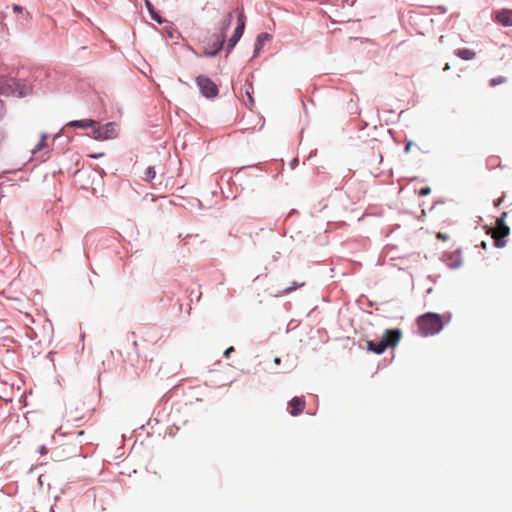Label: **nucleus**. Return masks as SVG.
<instances>
[{
    "label": "nucleus",
    "mask_w": 512,
    "mask_h": 512,
    "mask_svg": "<svg viewBox=\"0 0 512 512\" xmlns=\"http://www.w3.org/2000/svg\"><path fill=\"white\" fill-rule=\"evenodd\" d=\"M418 331L422 336H431L439 333L444 327L443 317L437 313L428 312L416 320Z\"/></svg>",
    "instance_id": "1"
},
{
    "label": "nucleus",
    "mask_w": 512,
    "mask_h": 512,
    "mask_svg": "<svg viewBox=\"0 0 512 512\" xmlns=\"http://www.w3.org/2000/svg\"><path fill=\"white\" fill-rule=\"evenodd\" d=\"M196 83L200 89L201 94L206 98H215L218 95L219 89L217 85L207 76L199 75L196 78Z\"/></svg>",
    "instance_id": "5"
},
{
    "label": "nucleus",
    "mask_w": 512,
    "mask_h": 512,
    "mask_svg": "<svg viewBox=\"0 0 512 512\" xmlns=\"http://www.w3.org/2000/svg\"><path fill=\"white\" fill-rule=\"evenodd\" d=\"M506 217L507 212H503L496 220V227L491 230L492 238L494 239L497 247H503L505 245L503 238L508 236L510 232V228L505 223Z\"/></svg>",
    "instance_id": "4"
},
{
    "label": "nucleus",
    "mask_w": 512,
    "mask_h": 512,
    "mask_svg": "<svg viewBox=\"0 0 512 512\" xmlns=\"http://www.w3.org/2000/svg\"><path fill=\"white\" fill-rule=\"evenodd\" d=\"M102 155H103V154L92 155L91 157H93V158H98V157H100V156H102Z\"/></svg>",
    "instance_id": "32"
},
{
    "label": "nucleus",
    "mask_w": 512,
    "mask_h": 512,
    "mask_svg": "<svg viewBox=\"0 0 512 512\" xmlns=\"http://www.w3.org/2000/svg\"><path fill=\"white\" fill-rule=\"evenodd\" d=\"M47 139H48V135L47 134H42L39 143L32 149V153L34 155H36L37 153H39L43 149H46V148L49 147Z\"/></svg>",
    "instance_id": "13"
},
{
    "label": "nucleus",
    "mask_w": 512,
    "mask_h": 512,
    "mask_svg": "<svg viewBox=\"0 0 512 512\" xmlns=\"http://www.w3.org/2000/svg\"><path fill=\"white\" fill-rule=\"evenodd\" d=\"M156 172L153 167H147L144 171V180L151 181L155 178Z\"/></svg>",
    "instance_id": "18"
},
{
    "label": "nucleus",
    "mask_w": 512,
    "mask_h": 512,
    "mask_svg": "<svg viewBox=\"0 0 512 512\" xmlns=\"http://www.w3.org/2000/svg\"><path fill=\"white\" fill-rule=\"evenodd\" d=\"M430 193V188L429 187H425V188H422L420 190V195L424 196V195H427Z\"/></svg>",
    "instance_id": "25"
},
{
    "label": "nucleus",
    "mask_w": 512,
    "mask_h": 512,
    "mask_svg": "<svg viewBox=\"0 0 512 512\" xmlns=\"http://www.w3.org/2000/svg\"><path fill=\"white\" fill-rule=\"evenodd\" d=\"M233 351H234V348H233L232 346H231V347H229V348H227V349L225 350V352H224V356H225L226 358H228V357H229V355H230V353H232Z\"/></svg>",
    "instance_id": "27"
},
{
    "label": "nucleus",
    "mask_w": 512,
    "mask_h": 512,
    "mask_svg": "<svg viewBox=\"0 0 512 512\" xmlns=\"http://www.w3.org/2000/svg\"><path fill=\"white\" fill-rule=\"evenodd\" d=\"M107 135L106 132L103 131L102 127L101 126H98V127H94L93 129V138L97 139V140H103V139H107Z\"/></svg>",
    "instance_id": "14"
},
{
    "label": "nucleus",
    "mask_w": 512,
    "mask_h": 512,
    "mask_svg": "<svg viewBox=\"0 0 512 512\" xmlns=\"http://www.w3.org/2000/svg\"><path fill=\"white\" fill-rule=\"evenodd\" d=\"M96 125L97 122L91 119L74 120L67 124V126L80 129L94 128Z\"/></svg>",
    "instance_id": "11"
},
{
    "label": "nucleus",
    "mask_w": 512,
    "mask_h": 512,
    "mask_svg": "<svg viewBox=\"0 0 512 512\" xmlns=\"http://www.w3.org/2000/svg\"><path fill=\"white\" fill-rule=\"evenodd\" d=\"M505 81H506L505 77L498 76V77L492 78L489 83H490V86H496V85L504 83Z\"/></svg>",
    "instance_id": "19"
},
{
    "label": "nucleus",
    "mask_w": 512,
    "mask_h": 512,
    "mask_svg": "<svg viewBox=\"0 0 512 512\" xmlns=\"http://www.w3.org/2000/svg\"><path fill=\"white\" fill-rule=\"evenodd\" d=\"M13 11L15 13L21 14L23 19L27 21L30 18V13L27 11H24V8L20 5H13Z\"/></svg>",
    "instance_id": "17"
},
{
    "label": "nucleus",
    "mask_w": 512,
    "mask_h": 512,
    "mask_svg": "<svg viewBox=\"0 0 512 512\" xmlns=\"http://www.w3.org/2000/svg\"><path fill=\"white\" fill-rule=\"evenodd\" d=\"M146 6L150 12L152 19H154L155 21H157L158 23L161 24L163 21H162L160 15L154 10L153 5L149 1H146Z\"/></svg>",
    "instance_id": "15"
},
{
    "label": "nucleus",
    "mask_w": 512,
    "mask_h": 512,
    "mask_svg": "<svg viewBox=\"0 0 512 512\" xmlns=\"http://www.w3.org/2000/svg\"><path fill=\"white\" fill-rule=\"evenodd\" d=\"M306 403L303 397H294L289 401L290 414L297 416L303 412Z\"/></svg>",
    "instance_id": "8"
},
{
    "label": "nucleus",
    "mask_w": 512,
    "mask_h": 512,
    "mask_svg": "<svg viewBox=\"0 0 512 512\" xmlns=\"http://www.w3.org/2000/svg\"><path fill=\"white\" fill-rule=\"evenodd\" d=\"M280 362H281V359H280V358H278V357H277V358H275V359H274V363H275L276 365H279V364H280Z\"/></svg>",
    "instance_id": "30"
},
{
    "label": "nucleus",
    "mask_w": 512,
    "mask_h": 512,
    "mask_svg": "<svg viewBox=\"0 0 512 512\" xmlns=\"http://www.w3.org/2000/svg\"><path fill=\"white\" fill-rule=\"evenodd\" d=\"M83 433H84V431H79L78 435H82Z\"/></svg>",
    "instance_id": "33"
},
{
    "label": "nucleus",
    "mask_w": 512,
    "mask_h": 512,
    "mask_svg": "<svg viewBox=\"0 0 512 512\" xmlns=\"http://www.w3.org/2000/svg\"><path fill=\"white\" fill-rule=\"evenodd\" d=\"M4 103L3 101L0 99V117L4 114Z\"/></svg>",
    "instance_id": "28"
},
{
    "label": "nucleus",
    "mask_w": 512,
    "mask_h": 512,
    "mask_svg": "<svg viewBox=\"0 0 512 512\" xmlns=\"http://www.w3.org/2000/svg\"><path fill=\"white\" fill-rule=\"evenodd\" d=\"M412 146H413L412 141H410V140H409V141H407V142H406V145H405V148H404V151H405L406 153H409V152L411 151V147H412Z\"/></svg>",
    "instance_id": "24"
},
{
    "label": "nucleus",
    "mask_w": 512,
    "mask_h": 512,
    "mask_svg": "<svg viewBox=\"0 0 512 512\" xmlns=\"http://www.w3.org/2000/svg\"><path fill=\"white\" fill-rule=\"evenodd\" d=\"M77 412V408L75 409V411H70V416L73 420H80L82 418H84V416H79V413H76Z\"/></svg>",
    "instance_id": "21"
},
{
    "label": "nucleus",
    "mask_w": 512,
    "mask_h": 512,
    "mask_svg": "<svg viewBox=\"0 0 512 512\" xmlns=\"http://www.w3.org/2000/svg\"><path fill=\"white\" fill-rule=\"evenodd\" d=\"M246 94H247V96H248V98H249L250 102H251V103H253V99H252V97H251V93H250L249 91H246Z\"/></svg>",
    "instance_id": "29"
},
{
    "label": "nucleus",
    "mask_w": 512,
    "mask_h": 512,
    "mask_svg": "<svg viewBox=\"0 0 512 512\" xmlns=\"http://www.w3.org/2000/svg\"><path fill=\"white\" fill-rule=\"evenodd\" d=\"M269 38V35L267 33H262L258 36V41L266 40Z\"/></svg>",
    "instance_id": "26"
},
{
    "label": "nucleus",
    "mask_w": 512,
    "mask_h": 512,
    "mask_svg": "<svg viewBox=\"0 0 512 512\" xmlns=\"http://www.w3.org/2000/svg\"><path fill=\"white\" fill-rule=\"evenodd\" d=\"M244 28H245V16L243 15V13H239L238 19H237V27L235 28V31H234L232 37L228 41V47H227L228 52H230L234 48L236 43L239 41V39L243 35Z\"/></svg>",
    "instance_id": "7"
},
{
    "label": "nucleus",
    "mask_w": 512,
    "mask_h": 512,
    "mask_svg": "<svg viewBox=\"0 0 512 512\" xmlns=\"http://www.w3.org/2000/svg\"><path fill=\"white\" fill-rule=\"evenodd\" d=\"M455 55L458 56L459 58H461L462 60H472L475 58L476 53L473 50H470L467 48H462V49H457L455 51Z\"/></svg>",
    "instance_id": "12"
},
{
    "label": "nucleus",
    "mask_w": 512,
    "mask_h": 512,
    "mask_svg": "<svg viewBox=\"0 0 512 512\" xmlns=\"http://www.w3.org/2000/svg\"><path fill=\"white\" fill-rule=\"evenodd\" d=\"M436 237H437V239L442 240V241H446L449 239V236L446 233H442V232H438L436 234Z\"/></svg>",
    "instance_id": "22"
},
{
    "label": "nucleus",
    "mask_w": 512,
    "mask_h": 512,
    "mask_svg": "<svg viewBox=\"0 0 512 512\" xmlns=\"http://www.w3.org/2000/svg\"><path fill=\"white\" fill-rule=\"evenodd\" d=\"M3 139H4L3 134L0 132V145H1V144H2V142H3Z\"/></svg>",
    "instance_id": "31"
},
{
    "label": "nucleus",
    "mask_w": 512,
    "mask_h": 512,
    "mask_svg": "<svg viewBox=\"0 0 512 512\" xmlns=\"http://www.w3.org/2000/svg\"><path fill=\"white\" fill-rule=\"evenodd\" d=\"M504 198H505V194H503L501 197H499L497 200L494 201V206L499 207L502 204V202L504 201Z\"/></svg>",
    "instance_id": "23"
},
{
    "label": "nucleus",
    "mask_w": 512,
    "mask_h": 512,
    "mask_svg": "<svg viewBox=\"0 0 512 512\" xmlns=\"http://www.w3.org/2000/svg\"><path fill=\"white\" fill-rule=\"evenodd\" d=\"M303 285H304V283H300V284H298V283H296V282H295V283L293 284V286L288 287V288H285V289L283 290V293H290V292H292L293 290H295L297 287H302Z\"/></svg>",
    "instance_id": "20"
},
{
    "label": "nucleus",
    "mask_w": 512,
    "mask_h": 512,
    "mask_svg": "<svg viewBox=\"0 0 512 512\" xmlns=\"http://www.w3.org/2000/svg\"><path fill=\"white\" fill-rule=\"evenodd\" d=\"M401 337L402 333L399 329H387L384 331L380 342L368 340L367 349L376 354H382L387 348L395 347L399 343Z\"/></svg>",
    "instance_id": "2"
},
{
    "label": "nucleus",
    "mask_w": 512,
    "mask_h": 512,
    "mask_svg": "<svg viewBox=\"0 0 512 512\" xmlns=\"http://www.w3.org/2000/svg\"><path fill=\"white\" fill-rule=\"evenodd\" d=\"M232 19L233 15L231 12H229L222 23L221 33L215 37L214 50L212 52L207 53V55L215 56L222 49L226 38V32L231 25Z\"/></svg>",
    "instance_id": "6"
},
{
    "label": "nucleus",
    "mask_w": 512,
    "mask_h": 512,
    "mask_svg": "<svg viewBox=\"0 0 512 512\" xmlns=\"http://www.w3.org/2000/svg\"><path fill=\"white\" fill-rule=\"evenodd\" d=\"M444 262L451 269H456V268L460 267V265L462 263L461 253L459 251H454V252L445 254Z\"/></svg>",
    "instance_id": "9"
},
{
    "label": "nucleus",
    "mask_w": 512,
    "mask_h": 512,
    "mask_svg": "<svg viewBox=\"0 0 512 512\" xmlns=\"http://www.w3.org/2000/svg\"><path fill=\"white\" fill-rule=\"evenodd\" d=\"M31 91L30 86L13 78L0 77V94L5 96L24 97Z\"/></svg>",
    "instance_id": "3"
},
{
    "label": "nucleus",
    "mask_w": 512,
    "mask_h": 512,
    "mask_svg": "<svg viewBox=\"0 0 512 512\" xmlns=\"http://www.w3.org/2000/svg\"><path fill=\"white\" fill-rule=\"evenodd\" d=\"M103 131L106 132L107 135V139L108 138H112L115 134V124L114 123H107L106 125L104 126H101Z\"/></svg>",
    "instance_id": "16"
},
{
    "label": "nucleus",
    "mask_w": 512,
    "mask_h": 512,
    "mask_svg": "<svg viewBox=\"0 0 512 512\" xmlns=\"http://www.w3.org/2000/svg\"><path fill=\"white\" fill-rule=\"evenodd\" d=\"M496 20L503 26H512V10L502 9L496 14Z\"/></svg>",
    "instance_id": "10"
}]
</instances>
